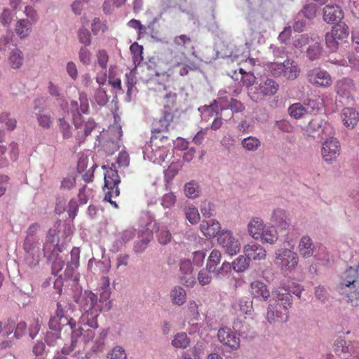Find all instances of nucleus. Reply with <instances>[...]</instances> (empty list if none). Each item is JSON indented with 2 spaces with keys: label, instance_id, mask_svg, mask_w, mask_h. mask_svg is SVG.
Here are the masks:
<instances>
[{
  "label": "nucleus",
  "instance_id": "35",
  "mask_svg": "<svg viewBox=\"0 0 359 359\" xmlns=\"http://www.w3.org/2000/svg\"><path fill=\"white\" fill-rule=\"evenodd\" d=\"M221 258L222 254L220 251L216 249L213 250L208 258L206 264L207 270L215 274L217 270V266L221 262Z\"/></svg>",
  "mask_w": 359,
  "mask_h": 359
},
{
  "label": "nucleus",
  "instance_id": "40",
  "mask_svg": "<svg viewBox=\"0 0 359 359\" xmlns=\"http://www.w3.org/2000/svg\"><path fill=\"white\" fill-rule=\"evenodd\" d=\"M25 261L30 267L36 266L40 260V249L34 250H25Z\"/></svg>",
  "mask_w": 359,
  "mask_h": 359
},
{
  "label": "nucleus",
  "instance_id": "39",
  "mask_svg": "<svg viewBox=\"0 0 359 359\" xmlns=\"http://www.w3.org/2000/svg\"><path fill=\"white\" fill-rule=\"evenodd\" d=\"M330 32L333 33L335 38H337L341 41L346 39L348 36V28L344 23L337 24L332 27Z\"/></svg>",
  "mask_w": 359,
  "mask_h": 359
},
{
  "label": "nucleus",
  "instance_id": "14",
  "mask_svg": "<svg viewBox=\"0 0 359 359\" xmlns=\"http://www.w3.org/2000/svg\"><path fill=\"white\" fill-rule=\"evenodd\" d=\"M279 88V85L272 79L266 78L260 82L258 87L255 88L256 91L252 95V99L258 101L266 96L275 95Z\"/></svg>",
  "mask_w": 359,
  "mask_h": 359
},
{
  "label": "nucleus",
  "instance_id": "3",
  "mask_svg": "<svg viewBox=\"0 0 359 359\" xmlns=\"http://www.w3.org/2000/svg\"><path fill=\"white\" fill-rule=\"evenodd\" d=\"M95 332L92 329L84 330L81 325L72 330V339L69 344H65L61 349L62 356L71 355L73 357H78L82 353L83 346L82 342L86 344L93 340Z\"/></svg>",
  "mask_w": 359,
  "mask_h": 359
},
{
  "label": "nucleus",
  "instance_id": "63",
  "mask_svg": "<svg viewBox=\"0 0 359 359\" xmlns=\"http://www.w3.org/2000/svg\"><path fill=\"white\" fill-rule=\"evenodd\" d=\"M213 211L214 205L211 202L205 200L201 203V212L204 217H210Z\"/></svg>",
  "mask_w": 359,
  "mask_h": 359
},
{
  "label": "nucleus",
  "instance_id": "49",
  "mask_svg": "<svg viewBox=\"0 0 359 359\" xmlns=\"http://www.w3.org/2000/svg\"><path fill=\"white\" fill-rule=\"evenodd\" d=\"M189 339L185 333H178L172 341V344L175 348H185L189 344Z\"/></svg>",
  "mask_w": 359,
  "mask_h": 359
},
{
  "label": "nucleus",
  "instance_id": "31",
  "mask_svg": "<svg viewBox=\"0 0 359 359\" xmlns=\"http://www.w3.org/2000/svg\"><path fill=\"white\" fill-rule=\"evenodd\" d=\"M71 260L68 262L67 268L65 271V276L70 277L72 276L74 268H77L79 265L80 250L79 248H73L71 251Z\"/></svg>",
  "mask_w": 359,
  "mask_h": 359
},
{
  "label": "nucleus",
  "instance_id": "5",
  "mask_svg": "<svg viewBox=\"0 0 359 359\" xmlns=\"http://www.w3.org/2000/svg\"><path fill=\"white\" fill-rule=\"evenodd\" d=\"M58 238L54 235H48L43 245V254L49 262L52 264V273L57 276L63 269L65 262L62 257H59V253L62 252L58 245Z\"/></svg>",
  "mask_w": 359,
  "mask_h": 359
},
{
  "label": "nucleus",
  "instance_id": "59",
  "mask_svg": "<svg viewBox=\"0 0 359 359\" xmlns=\"http://www.w3.org/2000/svg\"><path fill=\"white\" fill-rule=\"evenodd\" d=\"M182 65V67L180 69V74L181 76H185L188 74L190 70H195L197 69V66L194 62L192 61H185L184 62H177V65Z\"/></svg>",
  "mask_w": 359,
  "mask_h": 359
},
{
  "label": "nucleus",
  "instance_id": "60",
  "mask_svg": "<svg viewBox=\"0 0 359 359\" xmlns=\"http://www.w3.org/2000/svg\"><path fill=\"white\" fill-rule=\"evenodd\" d=\"M38 238H31V237H25L23 243L24 250H34L39 249Z\"/></svg>",
  "mask_w": 359,
  "mask_h": 359
},
{
  "label": "nucleus",
  "instance_id": "4",
  "mask_svg": "<svg viewBox=\"0 0 359 359\" xmlns=\"http://www.w3.org/2000/svg\"><path fill=\"white\" fill-rule=\"evenodd\" d=\"M62 325H69L71 330L78 327L76 322L72 319H69L65 316L62 305L60 302L57 303V309L54 316L50 318L46 341L49 345H53L54 341L60 337V330Z\"/></svg>",
  "mask_w": 359,
  "mask_h": 359
},
{
  "label": "nucleus",
  "instance_id": "34",
  "mask_svg": "<svg viewBox=\"0 0 359 359\" xmlns=\"http://www.w3.org/2000/svg\"><path fill=\"white\" fill-rule=\"evenodd\" d=\"M170 295L172 304L177 306L183 305L187 299V292L180 286L174 287L170 291Z\"/></svg>",
  "mask_w": 359,
  "mask_h": 359
},
{
  "label": "nucleus",
  "instance_id": "13",
  "mask_svg": "<svg viewBox=\"0 0 359 359\" xmlns=\"http://www.w3.org/2000/svg\"><path fill=\"white\" fill-rule=\"evenodd\" d=\"M341 151V145L336 138H329L323 143L321 149V154L323 160L328 163L335 161Z\"/></svg>",
  "mask_w": 359,
  "mask_h": 359
},
{
  "label": "nucleus",
  "instance_id": "41",
  "mask_svg": "<svg viewBox=\"0 0 359 359\" xmlns=\"http://www.w3.org/2000/svg\"><path fill=\"white\" fill-rule=\"evenodd\" d=\"M130 50L133 55V63L135 66L139 65L143 60V46L138 43L134 42L131 44Z\"/></svg>",
  "mask_w": 359,
  "mask_h": 359
},
{
  "label": "nucleus",
  "instance_id": "32",
  "mask_svg": "<svg viewBox=\"0 0 359 359\" xmlns=\"http://www.w3.org/2000/svg\"><path fill=\"white\" fill-rule=\"evenodd\" d=\"M333 350L337 355H340L342 353H349L351 355L357 354V352L354 349L353 345L351 343L347 344L346 341L341 339H337L333 346Z\"/></svg>",
  "mask_w": 359,
  "mask_h": 359
},
{
  "label": "nucleus",
  "instance_id": "46",
  "mask_svg": "<svg viewBox=\"0 0 359 359\" xmlns=\"http://www.w3.org/2000/svg\"><path fill=\"white\" fill-rule=\"evenodd\" d=\"M186 316L189 319L191 320H198L200 317L198 305L196 303L195 301L189 302L186 310Z\"/></svg>",
  "mask_w": 359,
  "mask_h": 359
},
{
  "label": "nucleus",
  "instance_id": "23",
  "mask_svg": "<svg viewBox=\"0 0 359 359\" xmlns=\"http://www.w3.org/2000/svg\"><path fill=\"white\" fill-rule=\"evenodd\" d=\"M101 308L93 309L87 311H83L80 318V323L83 325H88V329L97 328L98 323L97 318L100 314Z\"/></svg>",
  "mask_w": 359,
  "mask_h": 359
},
{
  "label": "nucleus",
  "instance_id": "20",
  "mask_svg": "<svg viewBox=\"0 0 359 359\" xmlns=\"http://www.w3.org/2000/svg\"><path fill=\"white\" fill-rule=\"evenodd\" d=\"M344 17L341 8L336 5H327L323 8V20L327 23L340 21Z\"/></svg>",
  "mask_w": 359,
  "mask_h": 359
},
{
  "label": "nucleus",
  "instance_id": "50",
  "mask_svg": "<svg viewBox=\"0 0 359 359\" xmlns=\"http://www.w3.org/2000/svg\"><path fill=\"white\" fill-rule=\"evenodd\" d=\"M156 236L158 242L163 245L168 243L172 238L171 233L165 226L158 228L156 232Z\"/></svg>",
  "mask_w": 359,
  "mask_h": 359
},
{
  "label": "nucleus",
  "instance_id": "18",
  "mask_svg": "<svg viewBox=\"0 0 359 359\" xmlns=\"http://www.w3.org/2000/svg\"><path fill=\"white\" fill-rule=\"evenodd\" d=\"M245 255L250 260H262L265 259L266 252L265 249L259 244L252 242L245 245L243 249Z\"/></svg>",
  "mask_w": 359,
  "mask_h": 359
},
{
  "label": "nucleus",
  "instance_id": "48",
  "mask_svg": "<svg viewBox=\"0 0 359 359\" xmlns=\"http://www.w3.org/2000/svg\"><path fill=\"white\" fill-rule=\"evenodd\" d=\"M241 144L248 151H256L260 146V141L255 137L250 136L243 139Z\"/></svg>",
  "mask_w": 359,
  "mask_h": 359
},
{
  "label": "nucleus",
  "instance_id": "19",
  "mask_svg": "<svg viewBox=\"0 0 359 359\" xmlns=\"http://www.w3.org/2000/svg\"><path fill=\"white\" fill-rule=\"evenodd\" d=\"M27 330V324L24 321H20L16 325L12 320H8L4 326V336H9L13 332L14 337L18 339L25 335Z\"/></svg>",
  "mask_w": 359,
  "mask_h": 359
},
{
  "label": "nucleus",
  "instance_id": "57",
  "mask_svg": "<svg viewBox=\"0 0 359 359\" xmlns=\"http://www.w3.org/2000/svg\"><path fill=\"white\" fill-rule=\"evenodd\" d=\"M95 100L98 105L104 106L108 102L109 97L103 88H99L95 91Z\"/></svg>",
  "mask_w": 359,
  "mask_h": 359
},
{
  "label": "nucleus",
  "instance_id": "62",
  "mask_svg": "<svg viewBox=\"0 0 359 359\" xmlns=\"http://www.w3.org/2000/svg\"><path fill=\"white\" fill-rule=\"evenodd\" d=\"M240 310L245 314H250L252 310V301L248 298H242L239 300Z\"/></svg>",
  "mask_w": 359,
  "mask_h": 359
},
{
  "label": "nucleus",
  "instance_id": "9",
  "mask_svg": "<svg viewBox=\"0 0 359 359\" xmlns=\"http://www.w3.org/2000/svg\"><path fill=\"white\" fill-rule=\"evenodd\" d=\"M156 101L163 106L162 111L174 113L177 95L170 86L159 83L155 88Z\"/></svg>",
  "mask_w": 359,
  "mask_h": 359
},
{
  "label": "nucleus",
  "instance_id": "1",
  "mask_svg": "<svg viewBox=\"0 0 359 359\" xmlns=\"http://www.w3.org/2000/svg\"><path fill=\"white\" fill-rule=\"evenodd\" d=\"M89 108L88 99L84 93H80L79 102L76 100L70 102L69 110L72 114L73 123L78 130L77 139L79 142H83L96 126L93 118H88L86 120L83 116V114H88Z\"/></svg>",
  "mask_w": 359,
  "mask_h": 359
},
{
  "label": "nucleus",
  "instance_id": "33",
  "mask_svg": "<svg viewBox=\"0 0 359 359\" xmlns=\"http://www.w3.org/2000/svg\"><path fill=\"white\" fill-rule=\"evenodd\" d=\"M32 24L27 19L19 20L15 25V31L20 39L27 37L32 30Z\"/></svg>",
  "mask_w": 359,
  "mask_h": 359
},
{
  "label": "nucleus",
  "instance_id": "54",
  "mask_svg": "<svg viewBox=\"0 0 359 359\" xmlns=\"http://www.w3.org/2000/svg\"><path fill=\"white\" fill-rule=\"evenodd\" d=\"M340 41L337 39V38H335V36L333 35V33L331 32H329L325 35V43L327 47L331 50V51H335L339 46V42Z\"/></svg>",
  "mask_w": 359,
  "mask_h": 359
},
{
  "label": "nucleus",
  "instance_id": "11",
  "mask_svg": "<svg viewBox=\"0 0 359 359\" xmlns=\"http://www.w3.org/2000/svg\"><path fill=\"white\" fill-rule=\"evenodd\" d=\"M217 242L224 252L231 256L240 252V242L230 231H221L217 236Z\"/></svg>",
  "mask_w": 359,
  "mask_h": 359
},
{
  "label": "nucleus",
  "instance_id": "58",
  "mask_svg": "<svg viewBox=\"0 0 359 359\" xmlns=\"http://www.w3.org/2000/svg\"><path fill=\"white\" fill-rule=\"evenodd\" d=\"M212 272L207 270V268L201 270L198 274V280L201 285H208L211 283L212 276L210 275Z\"/></svg>",
  "mask_w": 359,
  "mask_h": 359
},
{
  "label": "nucleus",
  "instance_id": "52",
  "mask_svg": "<svg viewBox=\"0 0 359 359\" xmlns=\"http://www.w3.org/2000/svg\"><path fill=\"white\" fill-rule=\"evenodd\" d=\"M93 190L86 185L79 189L78 198L81 204H86L90 197H93Z\"/></svg>",
  "mask_w": 359,
  "mask_h": 359
},
{
  "label": "nucleus",
  "instance_id": "7",
  "mask_svg": "<svg viewBox=\"0 0 359 359\" xmlns=\"http://www.w3.org/2000/svg\"><path fill=\"white\" fill-rule=\"evenodd\" d=\"M266 68L272 75L283 76L290 80L296 79L301 72L297 62L289 59L282 63L269 62L266 65Z\"/></svg>",
  "mask_w": 359,
  "mask_h": 359
},
{
  "label": "nucleus",
  "instance_id": "27",
  "mask_svg": "<svg viewBox=\"0 0 359 359\" xmlns=\"http://www.w3.org/2000/svg\"><path fill=\"white\" fill-rule=\"evenodd\" d=\"M8 61L11 68L14 69H20L24 63V54L22 51L18 48L13 49L9 53Z\"/></svg>",
  "mask_w": 359,
  "mask_h": 359
},
{
  "label": "nucleus",
  "instance_id": "21",
  "mask_svg": "<svg viewBox=\"0 0 359 359\" xmlns=\"http://www.w3.org/2000/svg\"><path fill=\"white\" fill-rule=\"evenodd\" d=\"M79 304L83 311L101 308V306L97 302V295L90 291H86L84 294L80 297Z\"/></svg>",
  "mask_w": 359,
  "mask_h": 359
},
{
  "label": "nucleus",
  "instance_id": "24",
  "mask_svg": "<svg viewBox=\"0 0 359 359\" xmlns=\"http://www.w3.org/2000/svg\"><path fill=\"white\" fill-rule=\"evenodd\" d=\"M341 118L346 127L353 128L359 120V115L354 109L345 107L341 111Z\"/></svg>",
  "mask_w": 359,
  "mask_h": 359
},
{
  "label": "nucleus",
  "instance_id": "53",
  "mask_svg": "<svg viewBox=\"0 0 359 359\" xmlns=\"http://www.w3.org/2000/svg\"><path fill=\"white\" fill-rule=\"evenodd\" d=\"M317 6L315 4H306L304 6L301 10V13L303 15L308 19H313L316 15Z\"/></svg>",
  "mask_w": 359,
  "mask_h": 359
},
{
  "label": "nucleus",
  "instance_id": "56",
  "mask_svg": "<svg viewBox=\"0 0 359 359\" xmlns=\"http://www.w3.org/2000/svg\"><path fill=\"white\" fill-rule=\"evenodd\" d=\"M78 39L79 42L86 46L91 43V34L87 29L81 28L79 29Z\"/></svg>",
  "mask_w": 359,
  "mask_h": 359
},
{
  "label": "nucleus",
  "instance_id": "64",
  "mask_svg": "<svg viewBox=\"0 0 359 359\" xmlns=\"http://www.w3.org/2000/svg\"><path fill=\"white\" fill-rule=\"evenodd\" d=\"M109 359H126L125 351L120 346H116L112 349L107 356Z\"/></svg>",
  "mask_w": 359,
  "mask_h": 359
},
{
  "label": "nucleus",
  "instance_id": "51",
  "mask_svg": "<svg viewBox=\"0 0 359 359\" xmlns=\"http://www.w3.org/2000/svg\"><path fill=\"white\" fill-rule=\"evenodd\" d=\"M108 27L107 25L102 22L100 18H95L93 20L91 25V30L94 35H98L100 33H104L107 30Z\"/></svg>",
  "mask_w": 359,
  "mask_h": 359
},
{
  "label": "nucleus",
  "instance_id": "61",
  "mask_svg": "<svg viewBox=\"0 0 359 359\" xmlns=\"http://www.w3.org/2000/svg\"><path fill=\"white\" fill-rule=\"evenodd\" d=\"M175 202L176 196L172 192L164 194L161 198V205L165 208H171L172 205H174Z\"/></svg>",
  "mask_w": 359,
  "mask_h": 359
},
{
  "label": "nucleus",
  "instance_id": "37",
  "mask_svg": "<svg viewBox=\"0 0 359 359\" xmlns=\"http://www.w3.org/2000/svg\"><path fill=\"white\" fill-rule=\"evenodd\" d=\"M288 113L291 117L299 119L308 113V109L302 103L296 102L289 107Z\"/></svg>",
  "mask_w": 359,
  "mask_h": 359
},
{
  "label": "nucleus",
  "instance_id": "43",
  "mask_svg": "<svg viewBox=\"0 0 359 359\" xmlns=\"http://www.w3.org/2000/svg\"><path fill=\"white\" fill-rule=\"evenodd\" d=\"M152 235L150 232H146L142 238L137 241L134 245V251L137 253H141L147 248L149 243L151 241Z\"/></svg>",
  "mask_w": 359,
  "mask_h": 359
},
{
  "label": "nucleus",
  "instance_id": "42",
  "mask_svg": "<svg viewBox=\"0 0 359 359\" xmlns=\"http://www.w3.org/2000/svg\"><path fill=\"white\" fill-rule=\"evenodd\" d=\"M250 261L246 256L240 255L232 262L233 269L236 272H243L249 267Z\"/></svg>",
  "mask_w": 359,
  "mask_h": 359
},
{
  "label": "nucleus",
  "instance_id": "17",
  "mask_svg": "<svg viewBox=\"0 0 359 359\" xmlns=\"http://www.w3.org/2000/svg\"><path fill=\"white\" fill-rule=\"evenodd\" d=\"M249 291L252 297L259 301H266L270 297L268 286L260 280L252 281L250 285Z\"/></svg>",
  "mask_w": 359,
  "mask_h": 359
},
{
  "label": "nucleus",
  "instance_id": "29",
  "mask_svg": "<svg viewBox=\"0 0 359 359\" xmlns=\"http://www.w3.org/2000/svg\"><path fill=\"white\" fill-rule=\"evenodd\" d=\"M265 227L263 221L258 217L252 218L248 226L250 235L256 240L259 239Z\"/></svg>",
  "mask_w": 359,
  "mask_h": 359
},
{
  "label": "nucleus",
  "instance_id": "55",
  "mask_svg": "<svg viewBox=\"0 0 359 359\" xmlns=\"http://www.w3.org/2000/svg\"><path fill=\"white\" fill-rule=\"evenodd\" d=\"M91 53L87 46H82L79 52L80 62L84 65H88L91 61Z\"/></svg>",
  "mask_w": 359,
  "mask_h": 359
},
{
  "label": "nucleus",
  "instance_id": "28",
  "mask_svg": "<svg viewBox=\"0 0 359 359\" xmlns=\"http://www.w3.org/2000/svg\"><path fill=\"white\" fill-rule=\"evenodd\" d=\"M173 43L175 48L182 52L189 50H193L194 48L191 37L186 34L176 36L173 39Z\"/></svg>",
  "mask_w": 359,
  "mask_h": 359
},
{
  "label": "nucleus",
  "instance_id": "8",
  "mask_svg": "<svg viewBox=\"0 0 359 359\" xmlns=\"http://www.w3.org/2000/svg\"><path fill=\"white\" fill-rule=\"evenodd\" d=\"M299 257L296 252L289 249H280L276 252L274 263L283 274L291 273L297 266Z\"/></svg>",
  "mask_w": 359,
  "mask_h": 359
},
{
  "label": "nucleus",
  "instance_id": "45",
  "mask_svg": "<svg viewBox=\"0 0 359 359\" xmlns=\"http://www.w3.org/2000/svg\"><path fill=\"white\" fill-rule=\"evenodd\" d=\"M322 53V48L320 43L318 41L314 42L313 44L309 45L306 50V55L311 61L320 58Z\"/></svg>",
  "mask_w": 359,
  "mask_h": 359
},
{
  "label": "nucleus",
  "instance_id": "15",
  "mask_svg": "<svg viewBox=\"0 0 359 359\" xmlns=\"http://www.w3.org/2000/svg\"><path fill=\"white\" fill-rule=\"evenodd\" d=\"M334 91L341 97L349 98L355 93L356 86L352 79L344 77L336 81Z\"/></svg>",
  "mask_w": 359,
  "mask_h": 359
},
{
  "label": "nucleus",
  "instance_id": "30",
  "mask_svg": "<svg viewBox=\"0 0 359 359\" xmlns=\"http://www.w3.org/2000/svg\"><path fill=\"white\" fill-rule=\"evenodd\" d=\"M314 244L309 236H303L299 243V251L304 257H310L313 254Z\"/></svg>",
  "mask_w": 359,
  "mask_h": 359
},
{
  "label": "nucleus",
  "instance_id": "10",
  "mask_svg": "<svg viewBox=\"0 0 359 359\" xmlns=\"http://www.w3.org/2000/svg\"><path fill=\"white\" fill-rule=\"evenodd\" d=\"M174 120V113L170 111H162V116L158 119L154 121L152 123L151 137L150 142L151 144L157 146L156 142L158 137H159L160 133L168 132L171 123ZM158 147H163V145H158Z\"/></svg>",
  "mask_w": 359,
  "mask_h": 359
},
{
  "label": "nucleus",
  "instance_id": "12",
  "mask_svg": "<svg viewBox=\"0 0 359 359\" xmlns=\"http://www.w3.org/2000/svg\"><path fill=\"white\" fill-rule=\"evenodd\" d=\"M306 79L313 86L323 88L330 87L332 83L330 74L320 67H314L309 70Z\"/></svg>",
  "mask_w": 359,
  "mask_h": 359
},
{
  "label": "nucleus",
  "instance_id": "25",
  "mask_svg": "<svg viewBox=\"0 0 359 359\" xmlns=\"http://www.w3.org/2000/svg\"><path fill=\"white\" fill-rule=\"evenodd\" d=\"M358 276L356 269L352 267L346 269L341 276V281L339 283L340 287L342 289L344 287H349L352 285L355 287V283L358 282Z\"/></svg>",
  "mask_w": 359,
  "mask_h": 359
},
{
  "label": "nucleus",
  "instance_id": "16",
  "mask_svg": "<svg viewBox=\"0 0 359 359\" xmlns=\"http://www.w3.org/2000/svg\"><path fill=\"white\" fill-rule=\"evenodd\" d=\"M217 337L221 343L233 349H237L240 346V338L231 328H220L217 332Z\"/></svg>",
  "mask_w": 359,
  "mask_h": 359
},
{
  "label": "nucleus",
  "instance_id": "26",
  "mask_svg": "<svg viewBox=\"0 0 359 359\" xmlns=\"http://www.w3.org/2000/svg\"><path fill=\"white\" fill-rule=\"evenodd\" d=\"M34 111L36 114L39 125L43 128H49L51 124L50 113L45 108L39 107L37 105L34 107Z\"/></svg>",
  "mask_w": 359,
  "mask_h": 359
},
{
  "label": "nucleus",
  "instance_id": "36",
  "mask_svg": "<svg viewBox=\"0 0 359 359\" xmlns=\"http://www.w3.org/2000/svg\"><path fill=\"white\" fill-rule=\"evenodd\" d=\"M259 239L264 243L273 244L278 240V233L273 226H266L261 233Z\"/></svg>",
  "mask_w": 359,
  "mask_h": 359
},
{
  "label": "nucleus",
  "instance_id": "38",
  "mask_svg": "<svg viewBox=\"0 0 359 359\" xmlns=\"http://www.w3.org/2000/svg\"><path fill=\"white\" fill-rule=\"evenodd\" d=\"M323 119L318 116H316L309 121L306 131L309 135L314 136L315 133L324 131L325 127L323 128Z\"/></svg>",
  "mask_w": 359,
  "mask_h": 359
},
{
  "label": "nucleus",
  "instance_id": "44",
  "mask_svg": "<svg viewBox=\"0 0 359 359\" xmlns=\"http://www.w3.org/2000/svg\"><path fill=\"white\" fill-rule=\"evenodd\" d=\"M186 218L191 224H196L200 221V215L198 209L193 205L184 208Z\"/></svg>",
  "mask_w": 359,
  "mask_h": 359
},
{
  "label": "nucleus",
  "instance_id": "47",
  "mask_svg": "<svg viewBox=\"0 0 359 359\" xmlns=\"http://www.w3.org/2000/svg\"><path fill=\"white\" fill-rule=\"evenodd\" d=\"M184 194L190 198H196L199 196L200 189L197 183L194 181L187 183L184 186Z\"/></svg>",
  "mask_w": 359,
  "mask_h": 359
},
{
  "label": "nucleus",
  "instance_id": "22",
  "mask_svg": "<svg viewBox=\"0 0 359 359\" xmlns=\"http://www.w3.org/2000/svg\"><path fill=\"white\" fill-rule=\"evenodd\" d=\"M202 233L208 238L214 237L220 233V224L215 219L203 221L200 224Z\"/></svg>",
  "mask_w": 359,
  "mask_h": 359
},
{
  "label": "nucleus",
  "instance_id": "2",
  "mask_svg": "<svg viewBox=\"0 0 359 359\" xmlns=\"http://www.w3.org/2000/svg\"><path fill=\"white\" fill-rule=\"evenodd\" d=\"M273 299L277 303V308L282 311L280 315L277 314L274 317V306L273 304H269L266 318L270 323H284L288 319V310L291 308L292 304V295L285 289H277L272 292Z\"/></svg>",
  "mask_w": 359,
  "mask_h": 359
},
{
  "label": "nucleus",
  "instance_id": "6",
  "mask_svg": "<svg viewBox=\"0 0 359 359\" xmlns=\"http://www.w3.org/2000/svg\"><path fill=\"white\" fill-rule=\"evenodd\" d=\"M102 168L106 170L104 173V187L108 190L105 194L104 200L117 208L118 205L116 201H112V198H116L120 194L118 188V184L121 182L120 177L114 164H111V166L109 168L103 165Z\"/></svg>",
  "mask_w": 359,
  "mask_h": 359
}]
</instances>
